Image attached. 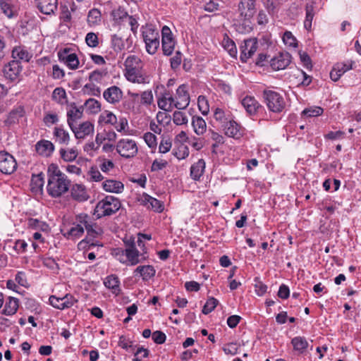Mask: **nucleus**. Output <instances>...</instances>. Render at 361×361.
I'll return each instance as SVG.
<instances>
[{"instance_id":"obj_1","label":"nucleus","mask_w":361,"mask_h":361,"mask_svg":"<svg viewBox=\"0 0 361 361\" xmlns=\"http://www.w3.org/2000/svg\"><path fill=\"white\" fill-rule=\"evenodd\" d=\"M47 176V190L51 197H59L69 190L71 181L56 164H51L49 165Z\"/></svg>"},{"instance_id":"obj_2","label":"nucleus","mask_w":361,"mask_h":361,"mask_svg":"<svg viewBox=\"0 0 361 361\" xmlns=\"http://www.w3.org/2000/svg\"><path fill=\"white\" fill-rule=\"evenodd\" d=\"M125 76L132 82L145 84L149 82V76L142 71V62L141 59L135 56H128L124 62Z\"/></svg>"},{"instance_id":"obj_3","label":"nucleus","mask_w":361,"mask_h":361,"mask_svg":"<svg viewBox=\"0 0 361 361\" xmlns=\"http://www.w3.org/2000/svg\"><path fill=\"white\" fill-rule=\"evenodd\" d=\"M77 220L82 224L87 231V238L80 242L79 245H82L85 243L90 244L89 247H94L99 245L97 242H92L94 238H97L102 235L104 231L90 216L85 214H80L77 216Z\"/></svg>"},{"instance_id":"obj_4","label":"nucleus","mask_w":361,"mask_h":361,"mask_svg":"<svg viewBox=\"0 0 361 361\" xmlns=\"http://www.w3.org/2000/svg\"><path fill=\"white\" fill-rule=\"evenodd\" d=\"M146 51L148 54H154L159 47V30L152 25H146L141 28Z\"/></svg>"},{"instance_id":"obj_5","label":"nucleus","mask_w":361,"mask_h":361,"mask_svg":"<svg viewBox=\"0 0 361 361\" xmlns=\"http://www.w3.org/2000/svg\"><path fill=\"white\" fill-rule=\"evenodd\" d=\"M121 207V202L118 198L114 196H106L99 201L95 207L94 214L97 218L110 216L116 213Z\"/></svg>"},{"instance_id":"obj_6","label":"nucleus","mask_w":361,"mask_h":361,"mask_svg":"<svg viewBox=\"0 0 361 361\" xmlns=\"http://www.w3.org/2000/svg\"><path fill=\"white\" fill-rule=\"evenodd\" d=\"M263 98L268 109L274 113L281 112L286 106L283 96L275 91L265 90L263 92Z\"/></svg>"},{"instance_id":"obj_7","label":"nucleus","mask_w":361,"mask_h":361,"mask_svg":"<svg viewBox=\"0 0 361 361\" xmlns=\"http://www.w3.org/2000/svg\"><path fill=\"white\" fill-rule=\"evenodd\" d=\"M116 151L121 157L128 159L137 154L138 148L135 140L126 138L117 142Z\"/></svg>"},{"instance_id":"obj_8","label":"nucleus","mask_w":361,"mask_h":361,"mask_svg":"<svg viewBox=\"0 0 361 361\" xmlns=\"http://www.w3.org/2000/svg\"><path fill=\"white\" fill-rule=\"evenodd\" d=\"M176 45V41L173 37L171 29L164 25L161 29V47L163 54L170 56L173 53Z\"/></svg>"},{"instance_id":"obj_9","label":"nucleus","mask_w":361,"mask_h":361,"mask_svg":"<svg viewBox=\"0 0 361 361\" xmlns=\"http://www.w3.org/2000/svg\"><path fill=\"white\" fill-rule=\"evenodd\" d=\"M17 169V162L9 153L0 152V171L6 175L13 173Z\"/></svg>"},{"instance_id":"obj_10","label":"nucleus","mask_w":361,"mask_h":361,"mask_svg":"<svg viewBox=\"0 0 361 361\" xmlns=\"http://www.w3.org/2000/svg\"><path fill=\"white\" fill-rule=\"evenodd\" d=\"M257 40L256 38H250L245 39L240 47V61L246 63L247 60L252 56L257 49Z\"/></svg>"},{"instance_id":"obj_11","label":"nucleus","mask_w":361,"mask_h":361,"mask_svg":"<svg viewBox=\"0 0 361 361\" xmlns=\"http://www.w3.org/2000/svg\"><path fill=\"white\" fill-rule=\"evenodd\" d=\"M175 99V107L178 109H184L189 105L190 95L187 85L183 84L177 88Z\"/></svg>"},{"instance_id":"obj_12","label":"nucleus","mask_w":361,"mask_h":361,"mask_svg":"<svg viewBox=\"0 0 361 361\" xmlns=\"http://www.w3.org/2000/svg\"><path fill=\"white\" fill-rule=\"evenodd\" d=\"M22 71V66L18 60H12L6 64L4 67V77L11 80L15 81L18 79Z\"/></svg>"},{"instance_id":"obj_13","label":"nucleus","mask_w":361,"mask_h":361,"mask_svg":"<svg viewBox=\"0 0 361 361\" xmlns=\"http://www.w3.org/2000/svg\"><path fill=\"white\" fill-rule=\"evenodd\" d=\"M37 9L43 14L54 15L58 8V0H35Z\"/></svg>"},{"instance_id":"obj_14","label":"nucleus","mask_w":361,"mask_h":361,"mask_svg":"<svg viewBox=\"0 0 361 361\" xmlns=\"http://www.w3.org/2000/svg\"><path fill=\"white\" fill-rule=\"evenodd\" d=\"M291 61V56L288 52L279 53L270 61V66L275 71L285 69Z\"/></svg>"},{"instance_id":"obj_15","label":"nucleus","mask_w":361,"mask_h":361,"mask_svg":"<svg viewBox=\"0 0 361 361\" xmlns=\"http://www.w3.org/2000/svg\"><path fill=\"white\" fill-rule=\"evenodd\" d=\"M238 10L244 20H250L255 13V0H240Z\"/></svg>"},{"instance_id":"obj_16","label":"nucleus","mask_w":361,"mask_h":361,"mask_svg":"<svg viewBox=\"0 0 361 361\" xmlns=\"http://www.w3.org/2000/svg\"><path fill=\"white\" fill-rule=\"evenodd\" d=\"M221 128L228 137L238 139L243 136L242 128L234 121L233 117Z\"/></svg>"},{"instance_id":"obj_17","label":"nucleus","mask_w":361,"mask_h":361,"mask_svg":"<svg viewBox=\"0 0 361 361\" xmlns=\"http://www.w3.org/2000/svg\"><path fill=\"white\" fill-rule=\"evenodd\" d=\"M140 201L142 205L145 206L148 209H152L154 212L160 213L164 209V206L161 201L158 200L147 194H143Z\"/></svg>"},{"instance_id":"obj_18","label":"nucleus","mask_w":361,"mask_h":361,"mask_svg":"<svg viewBox=\"0 0 361 361\" xmlns=\"http://www.w3.org/2000/svg\"><path fill=\"white\" fill-rule=\"evenodd\" d=\"M73 132L75 137L77 139H84L89 135L94 133V125L90 121H85L78 125L74 126L73 128H70Z\"/></svg>"},{"instance_id":"obj_19","label":"nucleus","mask_w":361,"mask_h":361,"mask_svg":"<svg viewBox=\"0 0 361 361\" xmlns=\"http://www.w3.org/2000/svg\"><path fill=\"white\" fill-rule=\"evenodd\" d=\"M59 59L63 61L71 70L78 68L79 66V60L77 55L74 53L69 54L67 49L58 53Z\"/></svg>"},{"instance_id":"obj_20","label":"nucleus","mask_w":361,"mask_h":361,"mask_svg":"<svg viewBox=\"0 0 361 361\" xmlns=\"http://www.w3.org/2000/svg\"><path fill=\"white\" fill-rule=\"evenodd\" d=\"M142 255L140 254V252L133 244L131 245L126 248V265L135 266L142 262V260L145 259V257L140 259V256Z\"/></svg>"},{"instance_id":"obj_21","label":"nucleus","mask_w":361,"mask_h":361,"mask_svg":"<svg viewBox=\"0 0 361 361\" xmlns=\"http://www.w3.org/2000/svg\"><path fill=\"white\" fill-rule=\"evenodd\" d=\"M35 150L39 155L48 157L54 151V145L49 140H41L36 143Z\"/></svg>"},{"instance_id":"obj_22","label":"nucleus","mask_w":361,"mask_h":361,"mask_svg":"<svg viewBox=\"0 0 361 361\" xmlns=\"http://www.w3.org/2000/svg\"><path fill=\"white\" fill-rule=\"evenodd\" d=\"M103 97L109 103L116 104L121 99L123 92L118 87L114 85L104 92Z\"/></svg>"},{"instance_id":"obj_23","label":"nucleus","mask_w":361,"mask_h":361,"mask_svg":"<svg viewBox=\"0 0 361 361\" xmlns=\"http://www.w3.org/2000/svg\"><path fill=\"white\" fill-rule=\"evenodd\" d=\"M16 0H0V10L8 18L17 15Z\"/></svg>"},{"instance_id":"obj_24","label":"nucleus","mask_w":361,"mask_h":361,"mask_svg":"<svg viewBox=\"0 0 361 361\" xmlns=\"http://www.w3.org/2000/svg\"><path fill=\"white\" fill-rule=\"evenodd\" d=\"M83 115V110L75 104L71 105L67 112V122L70 128H73L74 123L80 120Z\"/></svg>"},{"instance_id":"obj_25","label":"nucleus","mask_w":361,"mask_h":361,"mask_svg":"<svg viewBox=\"0 0 361 361\" xmlns=\"http://www.w3.org/2000/svg\"><path fill=\"white\" fill-rule=\"evenodd\" d=\"M156 274V270L152 265L139 266L134 270V275L139 274L142 276L143 281H148L154 277Z\"/></svg>"},{"instance_id":"obj_26","label":"nucleus","mask_w":361,"mask_h":361,"mask_svg":"<svg viewBox=\"0 0 361 361\" xmlns=\"http://www.w3.org/2000/svg\"><path fill=\"white\" fill-rule=\"evenodd\" d=\"M192 126L195 133L199 136L207 132V123L203 118L199 116H194L192 118Z\"/></svg>"},{"instance_id":"obj_27","label":"nucleus","mask_w":361,"mask_h":361,"mask_svg":"<svg viewBox=\"0 0 361 361\" xmlns=\"http://www.w3.org/2000/svg\"><path fill=\"white\" fill-rule=\"evenodd\" d=\"M315 15V3L310 1L305 5V19L304 27L310 30L312 28V23Z\"/></svg>"},{"instance_id":"obj_28","label":"nucleus","mask_w":361,"mask_h":361,"mask_svg":"<svg viewBox=\"0 0 361 361\" xmlns=\"http://www.w3.org/2000/svg\"><path fill=\"white\" fill-rule=\"evenodd\" d=\"M233 117V115L229 111H224L221 108H216L214 111V118L216 121L220 124L221 128L228 123Z\"/></svg>"},{"instance_id":"obj_29","label":"nucleus","mask_w":361,"mask_h":361,"mask_svg":"<svg viewBox=\"0 0 361 361\" xmlns=\"http://www.w3.org/2000/svg\"><path fill=\"white\" fill-rule=\"evenodd\" d=\"M103 189L109 192L120 193L123 190V184L116 180H106L102 183Z\"/></svg>"},{"instance_id":"obj_30","label":"nucleus","mask_w":361,"mask_h":361,"mask_svg":"<svg viewBox=\"0 0 361 361\" xmlns=\"http://www.w3.org/2000/svg\"><path fill=\"white\" fill-rule=\"evenodd\" d=\"M241 103L247 112L250 115L255 114L257 109L260 107V104L255 97L250 96L245 97Z\"/></svg>"},{"instance_id":"obj_31","label":"nucleus","mask_w":361,"mask_h":361,"mask_svg":"<svg viewBox=\"0 0 361 361\" xmlns=\"http://www.w3.org/2000/svg\"><path fill=\"white\" fill-rule=\"evenodd\" d=\"M71 196L74 200L78 202L85 201L89 197L85 188L79 184H75L72 186Z\"/></svg>"},{"instance_id":"obj_32","label":"nucleus","mask_w":361,"mask_h":361,"mask_svg":"<svg viewBox=\"0 0 361 361\" xmlns=\"http://www.w3.org/2000/svg\"><path fill=\"white\" fill-rule=\"evenodd\" d=\"M32 56V55L23 47H16L12 50V58L19 62L20 61L28 62Z\"/></svg>"},{"instance_id":"obj_33","label":"nucleus","mask_w":361,"mask_h":361,"mask_svg":"<svg viewBox=\"0 0 361 361\" xmlns=\"http://www.w3.org/2000/svg\"><path fill=\"white\" fill-rule=\"evenodd\" d=\"M205 169V162L203 159H199L192 165L190 168V176L195 180H197L203 175Z\"/></svg>"},{"instance_id":"obj_34","label":"nucleus","mask_w":361,"mask_h":361,"mask_svg":"<svg viewBox=\"0 0 361 361\" xmlns=\"http://www.w3.org/2000/svg\"><path fill=\"white\" fill-rule=\"evenodd\" d=\"M104 286L112 290L113 293L118 295L120 292V281L117 276L111 274L108 276L104 281Z\"/></svg>"},{"instance_id":"obj_35","label":"nucleus","mask_w":361,"mask_h":361,"mask_svg":"<svg viewBox=\"0 0 361 361\" xmlns=\"http://www.w3.org/2000/svg\"><path fill=\"white\" fill-rule=\"evenodd\" d=\"M284 0H262L264 6L269 14L277 13L283 4Z\"/></svg>"},{"instance_id":"obj_36","label":"nucleus","mask_w":361,"mask_h":361,"mask_svg":"<svg viewBox=\"0 0 361 361\" xmlns=\"http://www.w3.org/2000/svg\"><path fill=\"white\" fill-rule=\"evenodd\" d=\"M18 308V300L9 297L8 300L6 301L4 308L3 310V314L6 315H13L14 314Z\"/></svg>"},{"instance_id":"obj_37","label":"nucleus","mask_w":361,"mask_h":361,"mask_svg":"<svg viewBox=\"0 0 361 361\" xmlns=\"http://www.w3.org/2000/svg\"><path fill=\"white\" fill-rule=\"evenodd\" d=\"M84 229L85 226L82 224L78 223L75 225H74L73 227L70 228V230L66 233H64V236L67 238H79L84 233Z\"/></svg>"},{"instance_id":"obj_38","label":"nucleus","mask_w":361,"mask_h":361,"mask_svg":"<svg viewBox=\"0 0 361 361\" xmlns=\"http://www.w3.org/2000/svg\"><path fill=\"white\" fill-rule=\"evenodd\" d=\"M54 136L56 141L60 144L67 145L70 140L69 133L61 127H55L54 130Z\"/></svg>"},{"instance_id":"obj_39","label":"nucleus","mask_w":361,"mask_h":361,"mask_svg":"<svg viewBox=\"0 0 361 361\" xmlns=\"http://www.w3.org/2000/svg\"><path fill=\"white\" fill-rule=\"evenodd\" d=\"M291 343L293 344L294 350L298 351L300 353H302L308 346L306 338L301 336L293 338L291 341Z\"/></svg>"},{"instance_id":"obj_40","label":"nucleus","mask_w":361,"mask_h":361,"mask_svg":"<svg viewBox=\"0 0 361 361\" xmlns=\"http://www.w3.org/2000/svg\"><path fill=\"white\" fill-rule=\"evenodd\" d=\"M102 20V14L99 9H91L87 15V23L90 26L98 25Z\"/></svg>"},{"instance_id":"obj_41","label":"nucleus","mask_w":361,"mask_h":361,"mask_svg":"<svg viewBox=\"0 0 361 361\" xmlns=\"http://www.w3.org/2000/svg\"><path fill=\"white\" fill-rule=\"evenodd\" d=\"M60 155L61 157L65 161H74L78 155V152L76 149L71 148V149H60Z\"/></svg>"},{"instance_id":"obj_42","label":"nucleus","mask_w":361,"mask_h":361,"mask_svg":"<svg viewBox=\"0 0 361 361\" xmlns=\"http://www.w3.org/2000/svg\"><path fill=\"white\" fill-rule=\"evenodd\" d=\"M121 13L122 16H119V18L123 20L125 19L130 26L131 31L134 34H136L139 26L137 19L133 16H129L125 11H121Z\"/></svg>"},{"instance_id":"obj_43","label":"nucleus","mask_w":361,"mask_h":361,"mask_svg":"<svg viewBox=\"0 0 361 361\" xmlns=\"http://www.w3.org/2000/svg\"><path fill=\"white\" fill-rule=\"evenodd\" d=\"M172 153L178 159H183L188 157L189 149L186 145L181 144L176 149H173Z\"/></svg>"},{"instance_id":"obj_44","label":"nucleus","mask_w":361,"mask_h":361,"mask_svg":"<svg viewBox=\"0 0 361 361\" xmlns=\"http://www.w3.org/2000/svg\"><path fill=\"white\" fill-rule=\"evenodd\" d=\"M118 346L128 352H134L135 345H133V341L127 338L125 336H121L118 340Z\"/></svg>"},{"instance_id":"obj_45","label":"nucleus","mask_w":361,"mask_h":361,"mask_svg":"<svg viewBox=\"0 0 361 361\" xmlns=\"http://www.w3.org/2000/svg\"><path fill=\"white\" fill-rule=\"evenodd\" d=\"M173 121L177 126L187 124L188 118L185 113L180 111H176L173 114Z\"/></svg>"},{"instance_id":"obj_46","label":"nucleus","mask_w":361,"mask_h":361,"mask_svg":"<svg viewBox=\"0 0 361 361\" xmlns=\"http://www.w3.org/2000/svg\"><path fill=\"white\" fill-rule=\"evenodd\" d=\"M85 105L92 114H97L101 110L100 103L93 98L87 99Z\"/></svg>"},{"instance_id":"obj_47","label":"nucleus","mask_w":361,"mask_h":361,"mask_svg":"<svg viewBox=\"0 0 361 361\" xmlns=\"http://www.w3.org/2000/svg\"><path fill=\"white\" fill-rule=\"evenodd\" d=\"M22 115L18 111H12L8 114L6 119L4 121V123L7 126H11L17 123L19 121V118Z\"/></svg>"},{"instance_id":"obj_48","label":"nucleus","mask_w":361,"mask_h":361,"mask_svg":"<svg viewBox=\"0 0 361 361\" xmlns=\"http://www.w3.org/2000/svg\"><path fill=\"white\" fill-rule=\"evenodd\" d=\"M219 301L214 298H209L202 308V313L204 314H208L212 312L214 308L217 306Z\"/></svg>"},{"instance_id":"obj_49","label":"nucleus","mask_w":361,"mask_h":361,"mask_svg":"<svg viewBox=\"0 0 361 361\" xmlns=\"http://www.w3.org/2000/svg\"><path fill=\"white\" fill-rule=\"evenodd\" d=\"M323 109L319 106H312L303 110L302 114L307 117H314L322 114Z\"/></svg>"},{"instance_id":"obj_50","label":"nucleus","mask_w":361,"mask_h":361,"mask_svg":"<svg viewBox=\"0 0 361 361\" xmlns=\"http://www.w3.org/2000/svg\"><path fill=\"white\" fill-rule=\"evenodd\" d=\"M283 41L286 45L291 47H296L298 45L297 39L290 31H286L284 32L283 36Z\"/></svg>"},{"instance_id":"obj_51","label":"nucleus","mask_w":361,"mask_h":361,"mask_svg":"<svg viewBox=\"0 0 361 361\" xmlns=\"http://www.w3.org/2000/svg\"><path fill=\"white\" fill-rule=\"evenodd\" d=\"M31 182L32 184L36 188V191H42L44 184V176L42 173H40L37 175H33Z\"/></svg>"},{"instance_id":"obj_52","label":"nucleus","mask_w":361,"mask_h":361,"mask_svg":"<svg viewBox=\"0 0 361 361\" xmlns=\"http://www.w3.org/2000/svg\"><path fill=\"white\" fill-rule=\"evenodd\" d=\"M85 42L90 47H97L99 45V38L94 32H88L85 37Z\"/></svg>"},{"instance_id":"obj_53","label":"nucleus","mask_w":361,"mask_h":361,"mask_svg":"<svg viewBox=\"0 0 361 361\" xmlns=\"http://www.w3.org/2000/svg\"><path fill=\"white\" fill-rule=\"evenodd\" d=\"M143 138L150 148H156L157 145V137L156 135L150 132L146 133L144 134Z\"/></svg>"},{"instance_id":"obj_54","label":"nucleus","mask_w":361,"mask_h":361,"mask_svg":"<svg viewBox=\"0 0 361 361\" xmlns=\"http://www.w3.org/2000/svg\"><path fill=\"white\" fill-rule=\"evenodd\" d=\"M224 47L226 50L228 51L229 54L235 57L237 55V49L235 47V44L233 41L228 39L226 41L224 42Z\"/></svg>"},{"instance_id":"obj_55","label":"nucleus","mask_w":361,"mask_h":361,"mask_svg":"<svg viewBox=\"0 0 361 361\" xmlns=\"http://www.w3.org/2000/svg\"><path fill=\"white\" fill-rule=\"evenodd\" d=\"M171 147V139L163 137L159 146V152L161 154H165L170 151Z\"/></svg>"},{"instance_id":"obj_56","label":"nucleus","mask_w":361,"mask_h":361,"mask_svg":"<svg viewBox=\"0 0 361 361\" xmlns=\"http://www.w3.org/2000/svg\"><path fill=\"white\" fill-rule=\"evenodd\" d=\"M134 358L133 361H141L143 357H147L149 355V350L143 347H138L134 352Z\"/></svg>"},{"instance_id":"obj_57","label":"nucleus","mask_w":361,"mask_h":361,"mask_svg":"<svg viewBox=\"0 0 361 361\" xmlns=\"http://www.w3.org/2000/svg\"><path fill=\"white\" fill-rule=\"evenodd\" d=\"M198 107L202 114L207 115L209 112L208 102L204 96H199L197 99Z\"/></svg>"},{"instance_id":"obj_58","label":"nucleus","mask_w":361,"mask_h":361,"mask_svg":"<svg viewBox=\"0 0 361 361\" xmlns=\"http://www.w3.org/2000/svg\"><path fill=\"white\" fill-rule=\"evenodd\" d=\"M112 254L121 263L126 264V249H114L112 252Z\"/></svg>"},{"instance_id":"obj_59","label":"nucleus","mask_w":361,"mask_h":361,"mask_svg":"<svg viewBox=\"0 0 361 361\" xmlns=\"http://www.w3.org/2000/svg\"><path fill=\"white\" fill-rule=\"evenodd\" d=\"M168 165V162L166 160L164 159H155L152 166H151V171L156 172L161 171L166 168Z\"/></svg>"},{"instance_id":"obj_60","label":"nucleus","mask_w":361,"mask_h":361,"mask_svg":"<svg viewBox=\"0 0 361 361\" xmlns=\"http://www.w3.org/2000/svg\"><path fill=\"white\" fill-rule=\"evenodd\" d=\"M255 292L257 295L262 296L263 295L267 290V286L264 283H263L261 281L259 280V279L256 278L255 279Z\"/></svg>"},{"instance_id":"obj_61","label":"nucleus","mask_w":361,"mask_h":361,"mask_svg":"<svg viewBox=\"0 0 361 361\" xmlns=\"http://www.w3.org/2000/svg\"><path fill=\"white\" fill-rule=\"evenodd\" d=\"M171 67L172 69L176 70L178 68L182 61V54L180 51H177L175 55L171 58Z\"/></svg>"},{"instance_id":"obj_62","label":"nucleus","mask_w":361,"mask_h":361,"mask_svg":"<svg viewBox=\"0 0 361 361\" xmlns=\"http://www.w3.org/2000/svg\"><path fill=\"white\" fill-rule=\"evenodd\" d=\"M111 43L115 51H121L123 49L124 44L123 40L116 35L111 36Z\"/></svg>"},{"instance_id":"obj_63","label":"nucleus","mask_w":361,"mask_h":361,"mask_svg":"<svg viewBox=\"0 0 361 361\" xmlns=\"http://www.w3.org/2000/svg\"><path fill=\"white\" fill-rule=\"evenodd\" d=\"M49 300L50 305H52L54 307L59 309V310L64 309V306L63 305L61 297H56L55 295H51L49 297Z\"/></svg>"},{"instance_id":"obj_64","label":"nucleus","mask_w":361,"mask_h":361,"mask_svg":"<svg viewBox=\"0 0 361 361\" xmlns=\"http://www.w3.org/2000/svg\"><path fill=\"white\" fill-rule=\"evenodd\" d=\"M141 103L149 105L153 102V94L151 90L145 91L141 94Z\"/></svg>"}]
</instances>
